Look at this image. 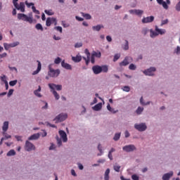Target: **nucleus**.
I'll return each mask as SVG.
<instances>
[{"label": "nucleus", "mask_w": 180, "mask_h": 180, "mask_svg": "<svg viewBox=\"0 0 180 180\" xmlns=\"http://www.w3.org/2000/svg\"><path fill=\"white\" fill-rule=\"evenodd\" d=\"M91 69L93 70V72L95 75H99L101 72L106 73L109 70L107 65H94Z\"/></svg>", "instance_id": "nucleus-1"}, {"label": "nucleus", "mask_w": 180, "mask_h": 180, "mask_svg": "<svg viewBox=\"0 0 180 180\" xmlns=\"http://www.w3.org/2000/svg\"><path fill=\"white\" fill-rule=\"evenodd\" d=\"M60 74V70H53L51 68V65H49V72H48V75L49 77H57L58 76H59Z\"/></svg>", "instance_id": "nucleus-2"}, {"label": "nucleus", "mask_w": 180, "mask_h": 180, "mask_svg": "<svg viewBox=\"0 0 180 180\" xmlns=\"http://www.w3.org/2000/svg\"><path fill=\"white\" fill-rule=\"evenodd\" d=\"M18 19L22 20L23 21L25 22H28L30 24H32L33 22L32 17H29L26 14H18Z\"/></svg>", "instance_id": "nucleus-3"}, {"label": "nucleus", "mask_w": 180, "mask_h": 180, "mask_svg": "<svg viewBox=\"0 0 180 180\" xmlns=\"http://www.w3.org/2000/svg\"><path fill=\"white\" fill-rule=\"evenodd\" d=\"M18 0H13V5H14L15 8L18 11H20L21 12H25V4H24V3L21 2L18 5Z\"/></svg>", "instance_id": "nucleus-4"}, {"label": "nucleus", "mask_w": 180, "mask_h": 180, "mask_svg": "<svg viewBox=\"0 0 180 180\" xmlns=\"http://www.w3.org/2000/svg\"><path fill=\"white\" fill-rule=\"evenodd\" d=\"M68 117V115L67 114H60L53 120V121H55L56 123L62 122L65 121Z\"/></svg>", "instance_id": "nucleus-5"}, {"label": "nucleus", "mask_w": 180, "mask_h": 180, "mask_svg": "<svg viewBox=\"0 0 180 180\" xmlns=\"http://www.w3.org/2000/svg\"><path fill=\"white\" fill-rule=\"evenodd\" d=\"M95 57H96V58H101V52L98 51H94L93 53H91V64H94L95 63Z\"/></svg>", "instance_id": "nucleus-6"}, {"label": "nucleus", "mask_w": 180, "mask_h": 180, "mask_svg": "<svg viewBox=\"0 0 180 180\" xmlns=\"http://www.w3.org/2000/svg\"><path fill=\"white\" fill-rule=\"evenodd\" d=\"M134 127L136 130H138L139 131H141V132L146 131L147 129V127H146V124H144V123H141L139 124H136Z\"/></svg>", "instance_id": "nucleus-7"}, {"label": "nucleus", "mask_w": 180, "mask_h": 180, "mask_svg": "<svg viewBox=\"0 0 180 180\" xmlns=\"http://www.w3.org/2000/svg\"><path fill=\"white\" fill-rule=\"evenodd\" d=\"M34 150H35L34 146L29 141H27L25 142V150H27V152H30Z\"/></svg>", "instance_id": "nucleus-8"}, {"label": "nucleus", "mask_w": 180, "mask_h": 180, "mask_svg": "<svg viewBox=\"0 0 180 180\" xmlns=\"http://www.w3.org/2000/svg\"><path fill=\"white\" fill-rule=\"evenodd\" d=\"M156 71L155 68L151 67L149 69L143 71V74L146 75V76H153L155 72Z\"/></svg>", "instance_id": "nucleus-9"}, {"label": "nucleus", "mask_w": 180, "mask_h": 180, "mask_svg": "<svg viewBox=\"0 0 180 180\" xmlns=\"http://www.w3.org/2000/svg\"><path fill=\"white\" fill-rule=\"evenodd\" d=\"M49 87L51 89V91H55V88L57 91H61L62 90V85L60 84H49Z\"/></svg>", "instance_id": "nucleus-10"}, {"label": "nucleus", "mask_w": 180, "mask_h": 180, "mask_svg": "<svg viewBox=\"0 0 180 180\" xmlns=\"http://www.w3.org/2000/svg\"><path fill=\"white\" fill-rule=\"evenodd\" d=\"M122 150L127 153H131L136 150V147L134 145H128L122 148Z\"/></svg>", "instance_id": "nucleus-11"}, {"label": "nucleus", "mask_w": 180, "mask_h": 180, "mask_svg": "<svg viewBox=\"0 0 180 180\" xmlns=\"http://www.w3.org/2000/svg\"><path fill=\"white\" fill-rule=\"evenodd\" d=\"M52 23H55V25H57V19L54 18H47L46 25L50 27Z\"/></svg>", "instance_id": "nucleus-12"}, {"label": "nucleus", "mask_w": 180, "mask_h": 180, "mask_svg": "<svg viewBox=\"0 0 180 180\" xmlns=\"http://www.w3.org/2000/svg\"><path fill=\"white\" fill-rule=\"evenodd\" d=\"M154 19H155V17L153 15H150V16H148L146 18H143V19H142L141 22L143 24L150 23L154 21Z\"/></svg>", "instance_id": "nucleus-13"}, {"label": "nucleus", "mask_w": 180, "mask_h": 180, "mask_svg": "<svg viewBox=\"0 0 180 180\" xmlns=\"http://www.w3.org/2000/svg\"><path fill=\"white\" fill-rule=\"evenodd\" d=\"M85 53H86L87 58L83 57V58L86 62V65H89V64L90 63L91 53L89 52L88 49H85Z\"/></svg>", "instance_id": "nucleus-14"}, {"label": "nucleus", "mask_w": 180, "mask_h": 180, "mask_svg": "<svg viewBox=\"0 0 180 180\" xmlns=\"http://www.w3.org/2000/svg\"><path fill=\"white\" fill-rule=\"evenodd\" d=\"M144 11H142V10H136V9H134V10H130L129 11V13L131 14H134V15H136L139 17H141L142 15L143 14Z\"/></svg>", "instance_id": "nucleus-15"}, {"label": "nucleus", "mask_w": 180, "mask_h": 180, "mask_svg": "<svg viewBox=\"0 0 180 180\" xmlns=\"http://www.w3.org/2000/svg\"><path fill=\"white\" fill-rule=\"evenodd\" d=\"M58 133H59L60 138L63 139V142L66 143L68 141V139L67 138L66 133L63 130H60L58 131Z\"/></svg>", "instance_id": "nucleus-16"}, {"label": "nucleus", "mask_w": 180, "mask_h": 180, "mask_svg": "<svg viewBox=\"0 0 180 180\" xmlns=\"http://www.w3.org/2000/svg\"><path fill=\"white\" fill-rule=\"evenodd\" d=\"M127 65H129V57L127 56L124 60L120 63V67H125Z\"/></svg>", "instance_id": "nucleus-17"}, {"label": "nucleus", "mask_w": 180, "mask_h": 180, "mask_svg": "<svg viewBox=\"0 0 180 180\" xmlns=\"http://www.w3.org/2000/svg\"><path fill=\"white\" fill-rule=\"evenodd\" d=\"M173 176V172H170L169 173H167L162 176V180H169Z\"/></svg>", "instance_id": "nucleus-18"}, {"label": "nucleus", "mask_w": 180, "mask_h": 180, "mask_svg": "<svg viewBox=\"0 0 180 180\" xmlns=\"http://www.w3.org/2000/svg\"><path fill=\"white\" fill-rule=\"evenodd\" d=\"M38 63V66H37V69L36 71L33 72L32 75H36L37 74H39V72L41 71V62H39V60L37 61Z\"/></svg>", "instance_id": "nucleus-19"}, {"label": "nucleus", "mask_w": 180, "mask_h": 180, "mask_svg": "<svg viewBox=\"0 0 180 180\" xmlns=\"http://www.w3.org/2000/svg\"><path fill=\"white\" fill-rule=\"evenodd\" d=\"M39 137H40L39 134H33L32 136H30V137L28 138V140H29V141L37 140V139H39Z\"/></svg>", "instance_id": "nucleus-20"}, {"label": "nucleus", "mask_w": 180, "mask_h": 180, "mask_svg": "<svg viewBox=\"0 0 180 180\" xmlns=\"http://www.w3.org/2000/svg\"><path fill=\"white\" fill-rule=\"evenodd\" d=\"M94 110L99 111L102 109V103H98L94 107H93Z\"/></svg>", "instance_id": "nucleus-21"}, {"label": "nucleus", "mask_w": 180, "mask_h": 180, "mask_svg": "<svg viewBox=\"0 0 180 180\" xmlns=\"http://www.w3.org/2000/svg\"><path fill=\"white\" fill-rule=\"evenodd\" d=\"M62 67L66 70H72V66L69 63H65V61L62 62Z\"/></svg>", "instance_id": "nucleus-22"}, {"label": "nucleus", "mask_w": 180, "mask_h": 180, "mask_svg": "<svg viewBox=\"0 0 180 180\" xmlns=\"http://www.w3.org/2000/svg\"><path fill=\"white\" fill-rule=\"evenodd\" d=\"M155 31L158 32V34H161V35L165 34V32H166L165 30H164V29H159L158 27V26H156V27H155Z\"/></svg>", "instance_id": "nucleus-23"}, {"label": "nucleus", "mask_w": 180, "mask_h": 180, "mask_svg": "<svg viewBox=\"0 0 180 180\" xmlns=\"http://www.w3.org/2000/svg\"><path fill=\"white\" fill-rule=\"evenodd\" d=\"M8 124H9V123H8V121H6V122H4V125H3V127H2L4 132H6L8 131Z\"/></svg>", "instance_id": "nucleus-24"}, {"label": "nucleus", "mask_w": 180, "mask_h": 180, "mask_svg": "<svg viewBox=\"0 0 180 180\" xmlns=\"http://www.w3.org/2000/svg\"><path fill=\"white\" fill-rule=\"evenodd\" d=\"M102 28H103V25H97L96 26H93V30L94 31L99 32Z\"/></svg>", "instance_id": "nucleus-25"}, {"label": "nucleus", "mask_w": 180, "mask_h": 180, "mask_svg": "<svg viewBox=\"0 0 180 180\" xmlns=\"http://www.w3.org/2000/svg\"><path fill=\"white\" fill-rule=\"evenodd\" d=\"M72 60L75 63H79L82 60V56H77L75 57H72Z\"/></svg>", "instance_id": "nucleus-26"}, {"label": "nucleus", "mask_w": 180, "mask_h": 180, "mask_svg": "<svg viewBox=\"0 0 180 180\" xmlns=\"http://www.w3.org/2000/svg\"><path fill=\"white\" fill-rule=\"evenodd\" d=\"M107 109L108 110H109L110 112H112V114H115L117 112L116 110H115L114 109H112L110 106V104H108L107 105Z\"/></svg>", "instance_id": "nucleus-27"}, {"label": "nucleus", "mask_w": 180, "mask_h": 180, "mask_svg": "<svg viewBox=\"0 0 180 180\" xmlns=\"http://www.w3.org/2000/svg\"><path fill=\"white\" fill-rule=\"evenodd\" d=\"M15 155H16V152L13 149L10 150V151H8L6 154L7 156H13Z\"/></svg>", "instance_id": "nucleus-28"}, {"label": "nucleus", "mask_w": 180, "mask_h": 180, "mask_svg": "<svg viewBox=\"0 0 180 180\" xmlns=\"http://www.w3.org/2000/svg\"><path fill=\"white\" fill-rule=\"evenodd\" d=\"M144 108H141V107H139L137 108V110H136V112L137 115H141V113L143 112Z\"/></svg>", "instance_id": "nucleus-29"}, {"label": "nucleus", "mask_w": 180, "mask_h": 180, "mask_svg": "<svg viewBox=\"0 0 180 180\" xmlns=\"http://www.w3.org/2000/svg\"><path fill=\"white\" fill-rule=\"evenodd\" d=\"M51 92H52L56 98V100H59L60 98V96L59 94L57 93V91L56 90H53V91H51Z\"/></svg>", "instance_id": "nucleus-30"}, {"label": "nucleus", "mask_w": 180, "mask_h": 180, "mask_svg": "<svg viewBox=\"0 0 180 180\" xmlns=\"http://www.w3.org/2000/svg\"><path fill=\"white\" fill-rule=\"evenodd\" d=\"M120 136H121V133H117V134H115V137L113 138V139H114L115 141H117L120 140Z\"/></svg>", "instance_id": "nucleus-31"}, {"label": "nucleus", "mask_w": 180, "mask_h": 180, "mask_svg": "<svg viewBox=\"0 0 180 180\" xmlns=\"http://www.w3.org/2000/svg\"><path fill=\"white\" fill-rule=\"evenodd\" d=\"M9 44H10V48H15V47L18 46L20 44V42L16 41V42L11 43Z\"/></svg>", "instance_id": "nucleus-32"}, {"label": "nucleus", "mask_w": 180, "mask_h": 180, "mask_svg": "<svg viewBox=\"0 0 180 180\" xmlns=\"http://www.w3.org/2000/svg\"><path fill=\"white\" fill-rule=\"evenodd\" d=\"M121 57V55L120 53H116L114 56V59L112 60L114 62H116L117 60H119Z\"/></svg>", "instance_id": "nucleus-33"}, {"label": "nucleus", "mask_w": 180, "mask_h": 180, "mask_svg": "<svg viewBox=\"0 0 180 180\" xmlns=\"http://www.w3.org/2000/svg\"><path fill=\"white\" fill-rule=\"evenodd\" d=\"M35 28H36L37 30H41V31H43V30H44V28H43L41 24H37V25H36Z\"/></svg>", "instance_id": "nucleus-34"}, {"label": "nucleus", "mask_w": 180, "mask_h": 180, "mask_svg": "<svg viewBox=\"0 0 180 180\" xmlns=\"http://www.w3.org/2000/svg\"><path fill=\"white\" fill-rule=\"evenodd\" d=\"M140 103L141 105H143V106H146V105H150V102H147V103L143 102V97L140 98Z\"/></svg>", "instance_id": "nucleus-35"}, {"label": "nucleus", "mask_w": 180, "mask_h": 180, "mask_svg": "<svg viewBox=\"0 0 180 180\" xmlns=\"http://www.w3.org/2000/svg\"><path fill=\"white\" fill-rule=\"evenodd\" d=\"M56 141L58 146H60L62 145V140L60 138L58 137V136H56Z\"/></svg>", "instance_id": "nucleus-36"}, {"label": "nucleus", "mask_w": 180, "mask_h": 180, "mask_svg": "<svg viewBox=\"0 0 180 180\" xmlns=\"http://www.w3.org/2000/svg\"><path fill=\"white\" fill-rule=\"evenodd\" d=\"M122 91H125V92H129L131 89L129 86H125L124 87L122 88Z\"/></svg>", "instance_id": "nucleus-37"}, {"label": "nucleus", "mask_w": 180, "mask_h": 180, "mask_svg": "<svg viewBox=\"0 0 180 180\" xmlns=\"http://www.w3.org/2000/svg\"><path fill=\"white\" fill-rule=\"evenodd\" d=\"M129 69L131 70H135L136 69V66L134 64L131 63L129 65Z\"/></svg>", "instance_id": "nucleus-38"}, {"label": "nucleus", "mask_w": 180, "mask_h": 180, "mask_svg": "<svg viewBox=\"0 0 180 180\" xmlns=\"http://www.w3.org/2000/svg\"><path fill=\"white\" fill-rule=\"evenodd\" d=\"M44 12L48 15H54V13L52 12L51 10H45Z\"/></svg>", "instance_id": "nucleus-39"}, {"label": "nucleus", "mask_w": 180, "mask_h": 180, "mask_svg": "<svg viewBox=\"0 0 180 180\" xmlns=\"http://www.w3.org/2000/svg\"><path fill=\"white\" fill-rule=\"evenodd\" d=\"M120 169H121V167L120 165H115L114 166V170L116 172H120Z\"/></svg>", "instance_id": "nucleus-40"}, {"label": "nucleus", "mask_w": 180, "mask_h": 180, "mask_svg": "<svg viewBox=\"0 0 180 180\" xmlns=\"http://www.w3.org/2000/svg\"><path fill=\"white\" fill-rule=\"evenodd\" d=\"M157 36H158V32H150V37L151 38H155Z\"/></svg>", "instance_id": "nucleus-41"}, {"label": "nucleus", "mask_w": 180, "mask_h": 180, "mask_svg": "<svg viewBox=\"0 0 180 180\" xmlns=\"http://www.w3.org/2000/svg\"><path fill=\"white\" fill-rule=\"evenodd\" d=\"M160 4L162 6L163 8L168 9V6H167V3L165 1H163Z\"/></svg>", "instance_id": "nucleus-42"}, {"label": "nucleus", "mask_w": 180, "mask_h": 180, "mask_svg": "<svg viewBox=\"0 0 180 180\" xmlns=\"http://www.w3.org/2000/svg\"><path fill=\"white\" fill-rule=\"evenodd\" d=\"M18 84V80H12L10 82V86H14Z\"/></svg>", "instance_id": "nucleus-43"}, {"label": "nucleus", "mask_w": 180, "mask_h": 180, "mask_svg": "<svg viewBox=\"0 0 180 180\" xmlns=\"http://www.w3.org/2000/svg\"><path fill=\"white\" fill-rule=\"evenodd\" d=\"M83 16L86 20L91 19V15L90 14H84V13H83Z\"/></svg>", "instance_id": "nucleus-44"}, {"label": "nucleus", "mask_w": 180, "mask_h": 180, "mask_svg": "<svg viewBox=\"0 0 180 180\" xmlns=\"http://www.w3.org/2000/svg\"><path fill=\"white\" fill-rule=\"evenodd\" d=\"M32 9L33 12H34L35 14H37V15L40 14L39 11L37 10L36 8L34 7V6H33L32 7Z\"/></svg>", "instance_id": "nucleus-45"}, {"label": "nucleus", "mask_w": 180, "mask_h": 180, "mask_svg": "<svg viewBox=\"0 0 180 180\" xmlns=\"http://www.w3.org/2000/svg\"><path fill=\"white\" fill-rule=\"evenodd\" d=\"M168 22H169L168 19L162 20L160 26L162 27V25H167L168 23Z\"/></svg>", "instance_id": "nucleus-46"}, {"label": "nucleus", "mask_w": 180, "mask_h": 180, "mask_svg": "<svg viewBox=\"0 0 180 180\" xmlns=\"http://www.w3.org/2000/svg\"><path fill=\"white\" fill-rule=\"evenodd\" d=\"M62 25H63L64 28H68L70 26V25L68 24V23H66L65 21H63Z\"/></svg>", "instance_id": "nucleus-47"}, {"label": "nucleus", "mask_w": 180, "mask_h": 180, "mask_svg": "<svg viewBox=\"0 0 180 180\" xmlns=\"http://www.w3.org/2000/svg\"><path fill=\"white\" fill-rule=\"evenodd\" d=\"M54 29L58 31L60 33L63 32V28L60 26L55 27Z\"/></svg>", "instance_id": "nucleus-48"}, {"label": "nucleus", "mask_w": 180, "mask_h": 180, "mask_svg": "<svg viewBox=\"0 0 180 180\" xmlns=\"http://www.w3.org/2000/svg\"><path fill=\"white\" fill-rule=\"evenodd\" d=\"M55 64L58 65L61 63V58L58 57L54 61Z\"/></svg>", "instance_id": "nucleus-49"}, {"label": "nucleus", "mask_w": 180, "mask_h": 180, "mask_svg": "<svg viewBox=\"0 0 180 180\" xmlns=\"http://www.w3.org/2000/svg\"><path fill=\"white\" fill-rule=\"evenodd\" d=\"M82 46V42L76 43L75 45V49H79V48H81Z\"/></svg>", "instance_id": "nucleus-50"}, {"label": "nucleus", "mask_w": 180, "mask_h": 180, "mask_svg": "<svg viewBox=\"0 0 180 180\" xmlns=\"http://www.w3.org/2000/svg\"><path fill=\"white\" fill-rule=\"evenodd\" d=\"M1 79L3 82H4V84H6V82H8V81L6 80V76L5 75L1 77Z\"/></svg>", "instance_id": "nucleus-51"}, {"label": "nucleus", "mask_w": 180, "mask_h": 180, "mask_svg": "<svg viewBox=\"0 0 180 180\" xmlns=\"http://www.w3.org/2000/svg\"><path fill=\"white\" fill-rule=\"evenodd\" d=\"M4 47L6 50H8V49L11 48L10 44H7V43H4Z\"/></svg>", "instance_id": "nucleus-52"}, {"label": "nucleus", "mask_w": 180, "mask_h": 180, "mask_svg": "<svg viewBox=\"0 0 180 180\" xmlns=\"http://www.w3.org/2000/svg\"><path fill=\"white\" fill-rule=\"evenodd\" d=\"M131 179L132 180H139V177L136 174H134V175H131Z\"/></svg>", "instance_id": "nucleus-53"}, {"label": "nucleus", "mask_w": 180, "mask_h": 180, "mask_svg": "<svg viewBox=\"0 0 180 180\" xmlns=\"http://www.w3.org/2000/svg\"><path fill=\"white\" fill-rule=\"evenodd\" d=\"M34 94L36 96H38L39 98H41V94L40 93H39L38 91L34 90Z\"/></svg>", "instance_id": "nucleus-54"}, {"label": "nucleus", "mask_w": 180, "mask_h": 180, "mask_svg": "<svg viewBox=\"0 0 180 180\" xmlns=\"http://www.w3.org/2000/svg\"><path fill=\"white\" fill-rule=\"evenodd\" d=\"M125 41H126V43H125L124 49V50H129V41H127V40H126Z\"/></svg>", "instance_id": "nucleus-55"}, {"label": "nucleus", "mask_w": 180, "mask_h": 180, "mask_svg": "<svg viewBox=\"0 0 180 180\" xmlns=\"http://www.w3.org/2000/svg\"><path fill=\"white\" fill-rule=\"evenodd\" d=\"M98 151L101 153V154H103V150H102V146H101V144H98Z\"/></svg>", "instance_id": "nucleus-56"}, {"label": "nucleus", "mask_w": 180, "mask_h": 180, "mask_svg": "<svg viewBox=\"0 0 180 180\" xmlns=\"http://www.w3.org/2000/svg\"><path fill=\"white\" fill-rule=\"evenodd\" d=\"M25 4L27 5V6L28 8H30L32 6V7L34 6V4L33 3H28L27 1H25Z\"/></svg>", "instance_id": "nucleus-57"}, {"label": "nucleus", "mask_w": 180, "mask_h": 180, "mask_svg": "<svg viewBox=\"0 0 180 180\" xmlns=\"http://www.w3.org/2000/svg\"><path fill=\"white\" fill-rule=\"evenodd\" d=\"M176 11H180V1H179V2L176 5Z\"/></svg>", "instance_id": "nucleus-58"}, {"label": "nucleus", "mask_w": 180, "mask_h": 180, "mask_svg": "<svg viewBox=\"0 0 180 180\" xmlns=\"http://www.w3.org/2000/svg\"><path fill=\"white\" fill-rule=\"evenodd\" d=\"M13 94V89H10L8 90V96H11Z\"/></svg>", "instance_id": "nucleus-59"}, {"label": "nucleus", "mask_w": 180, "mask_h": 180, "mask_svg": "<svg viewBox=\"0 0 180 180\" xmlns=\"http://www.w3.org/2000/svg\"><path fill=\"white\" fill-rule=\"evenodd\" d=\"M110 172V169L108 168L105 172V176H109Z\"/></svg>", "instance_id": "nucleus-60"}, {"label": "nucleus", "mask_w": 180, "mask_h": 180, "mask_svg": "<svg viewBox=\"0 0 180 180\" xmlns=\"http://www.w3.org/2000/svg\"><path fill=\"white\" fill-rule=\"evenodd\" d=\"M108 158L110 159V160H113L112 154L111 153V152L108 153Z\"/></svg>", "instance_id": "nucleus-61"}, {"label": "nucleus", "mask_w": 180, "mask_h": 180, "mask_svg": "<svg viewBox=\"0 0 180 180\" xmlns=\"http://www.w3.org/2000/svg\"><path fill=\"white\" fill-rule=\"evenodd\" d=\"M15 139H17L18 141H22V136H15Z\"/></svg>", "instance_id": "nucleus-62"}, {"label": "nucleus", "mask_w": 180, "mask_h": 180, "mask_svg": "<svg viewBox=\"0 0 180 180\" xmlns=\"http://www.w3.org/2000/svg\"><path fill=\"white\" fill-rule=\"evenodd\" d=\"M175 53L176 54H179L180 53V47L177 46L176 50L175 51Z\"/></svg>", "instance_id": "nucleus-63"}, {"label": "nucleus", "mask_w": 180, "mask_h": 180, "mask_svg": "<svg viewBox=\"0 0 180 180\" xmlns=\"http://www.w3.org/2000/svg\"><path fill=\"white\" fill-rule=\"evenodd\" d=\"M130 136V133H129V131H125V137L129 138Z\"/></svg>", "instance_id": "nucleus-64"}]
</instances>
